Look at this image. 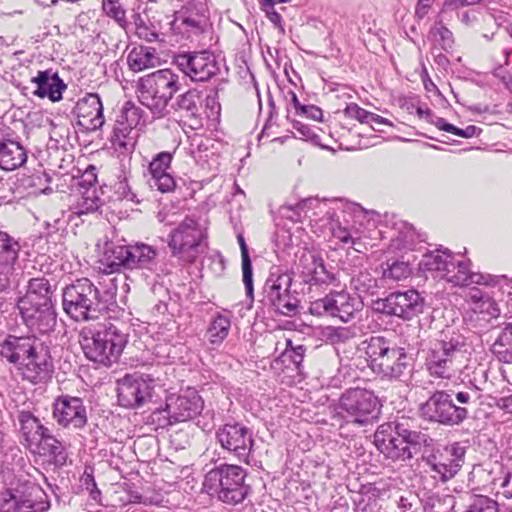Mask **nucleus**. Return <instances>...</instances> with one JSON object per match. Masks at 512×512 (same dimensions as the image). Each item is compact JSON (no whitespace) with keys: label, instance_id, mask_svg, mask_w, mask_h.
I'll return each instance as SVG.
<instances>
[{"label":"nucleus","instance_id":"obj_10","mask_svg":"<svg viewBox=\"0 0 512 512\" xmlns=\"http://www.w3.org/2000/svg\"><path fill=\"white\" fill-rule=\"evenodd\" d=\"M158 250L146 243L133 245L107 244L102 264L104 271L113 276L121 269H142L155 273L158 269Z\"/></svg>","mask_w":512,"mask_h":512},{"label":"nucleus","instance_id":"obj_26","mask_svg":"<svg viewBox=\"0 0 512 512\" xmlns=\"http://www.w3.org/2000/svg\"><path fill=\"white\" fill-rule=\"evenodd\" d=\"M401 347L390 340L373 336L361 342L359 350L365 353L367 365L377 375L383 368H387L388 362L396 355Z\"/></svg>","mask_w":512,"mask_h":512},{"label":"nucleus","instance_id":"obj_57","mask_svg":"<svg viewBox=\"0 0 512 512\" xmlns=\"http://www.w3.org/2000/svg\"><path fill=\"white\" fill-rule=\"evenodd\" d=\"M347 117L358 120L360 123L365 124L371 117V112L363 109L355 103L348 104L344 110Z\"/></svg>","mask_w":512,"mask_h":512},{"label":"nucleus","instance_id":"obj_48","mask_svg":"<svg viewBox=\"0 0 512 512\" xmlns=\"http://www.w3.org/2000/svg\"><path fill=\"white\" fill-rule=\"evenodd\" d=\"M136 35L139 39L144 40L148 43L160 41V33L156 27L151 23H147L140 16L135 20Z\"/></svg>","mask_w":512,"mask_h":512},{"label":"nucleus","instance_id":"obj_22","mask_svg":"<svg viewBox=\"0 0 512 512\" xmlns=\"http://www.w3.org/2000/svg\"><path fill=\"white\" fill-rule=\"evenodd\" d=\"M52 418L64 429H82L88 421L87 407L80 397L61 395L54 400Z\"/></svg>","mask_w":512,"mask_h":512},{"label":"nucleus","instance_id":"obj_30","mask_svg":"<svg viewBox=\"0 0 512 512\" xmlns=\"http://www.w3.org/2000/svg\"><path fill=\"white\" fill-rule=\"evenodd\" d=\"M20 432L29 448L39 446L44 436L50 429L44 426L41 421L29 410H20L17 415Z\"/></svg>","mask_w":512,"mask_h":512},{"label":"nucleus","instance_id":"obj_27","mask_svg":"<svg viewBox=\"0 0 512 512\" xmlns=\"http://www.w3.org/2000/svg\"><path fill=\"white\" fill-rule=\"evenodd\" d=\"M78 126L88 131H95L105 123L103 105L96 93H88L79 99L73 109Z\"/></svg>","mask_w":512,"mask_h":512},{"label":"nucleus","instance_id":"obj_37","mask_svg":"<svg viewBox=\"0 0 512 512\" xmlns=\"http://www.w3.org/2000/svg\"><path fill=\"white\" fill-rule=\"evenodd\" d=\"M426 464L430 468L432 477L441 482H447L452 479L460 470L458 463H453L443 455H431L426 459Z\"/></svg>","mask_w":512,"mask_h":512},{"label":"nucleus","instance_id":"obj_41","mask_svg":"<svg viewBox=\"0 0 512 512\" xmlns=\"http://www.w3.org/2000/svg\"><path fill=\"white\" fill-rule=\"evenodd\" d=\"M45 455H48L56 466H63L67 461V453L63 444L51 433H47L39 446Z\"/></svg>","mask_w":512,"mask_h":512},{"label":"nucleus","instance_id":"obj_64","mask_svg":"<svg viewBox=\"0 0 512 512\" xmlns=\"http://www.w3.org/2000/svg\"><path fill=\"white\" fill-rule=\"evenodd\" d=\"M352 337V332L346 327L333 328L329 333V339L333 342H344Z\"/></svg>","mask_w":512,"mask_h":512},{"label":"nucleus","instance_id":"obj_8","mask_svg":"<svg viewBox=\"0 0 512 512\" xmlns=\"http://www.w3.org/2000/svg\"><path fill=\"white\" fill-rule=\"evenodd\" d=\"M247 472L233 464H221L209 470L202 483V490L227 505L242 503L250 493L245 483Z\"/></svg>","mask_w":512,"mask_h":512},{"label":"nucleus","instance_id":"obj_33","mask_svg":"<svg viewBox=\"0 0 512 512\" xmlns=\"http://www.w3.org/2000/svg\"><path fill=\"white\" fill-rule=\"evenodd\" d=\"M413 370V358L401 347L394 357L388 362L387 368L379 372L383 378L405 381Z\"/></svg>","mask_w":512,"mask_h":512},{"label":"nucleus","instance_id":"obj_53","mask_svg":"<svg viewBox=\"0 0 512 512\" xmlns=\"http://www.w3.org/2000/svg\"><path fill=\"white\" fill-rule=\"evenodd\" d=\"M353 281L355 283V288L360 293L374 295L377 291V280L371 277L369 273H361L357 278L353 279Z\"/></svg>","mask_w":512,"mask_h":512},{"label":"nucleus","instance_id":"obj_44","mask_svg":"<svg viewBox=\"0 0 512 512\" xmlns=\"http://www.w3.org/2000/svg\"><path fill=\"white\" fill-rule=\"evenodd\" d=\"M430 36L435 45L439 46L443 51L450 52L454 46L453 33L442 23L437 21L430 29Z\"/></svg>","mask_w":512,"mask_h":512},{"label":"nucleus","instance_id":"obj_9","mask_svg":"<svg viewBox=\"0 0 512 512\" xmlns=\"http://www.w3.org/2000/svg\"><path fill=\"white\" fill-rule=\"evenodd\" d=\"M181 83L177 73L171 69H160L141 77L136 86L139 102L147 107L154 117L165 115L166 108L180 90Z\"/></svg>","mask_w":512,"mask_h":512},{"label":"nucleus","instance_id":"obj_36","mask_svg":"<svg viewBox=\"0 0 512 512\" xmlns=\"http://www.w3.org/2000/svg\"><path fill=\"white\" fill-rule=\"evenodd\" d=\"M498 328L500 331L493 344V351L500 362L512 364V321H504Z\"/></svg>","mask_w":512,"mask_h":512},{"label":"nucleus","instance_id":"obj_42","mask_svg":"<svg viewBox=\"0 0 512 512\" xmlns=\"http://www.w3.org/2000/svg\"><path fill=\"white\" fill-rule=\"evenodd\" d=\"M237 241L241 250L243 283L245 286L246 296L252 299L254 291L253 269L252 262L248 252V246L246 244L244 236L241 233L237 235Z\"/></svg>","mask_w":512,"mask_h":512},{"label":"nucleus","instance_id":"obj_17","mask_svg":"<svg viewBox=\"0 0 512 512\" xmlns=\"http://www.w3.org/2000/svg\"><path fill=\"white\" fill-rule=\"evenodd\" d=\"M293 278L289 273H271L263 291L273 309L284 316H294L299 311V293L292 290Z\"/></svg>","mask_w":512,"mask_h":512},{"label":"nucleus","instance_id":"obj_45","mask_svg":"<svg viewBox=\"0 0 512 512\" xmlns=\"http://www.w3.org/2000/svg\"><path fill=\"white\" fill-rule=\"evenodd\" d=\"M188 154L193 158L194 162L202 167L208 163L209 160V148L202 136L196 135L190 141L188 147Z\"/></svg>","mask_w":512,"mask_h":512},{"label":"nucleus","instance_id":"obj_24","mask_svg":"<svg viewBox=\"0 0 512 512\" xmlns=\"http://www.w3.org/2000/svg\"><path fill=\"white\" fill-rule=\"evenodd\" d=\"M296 268L303 282L309 285L327 286L336 280L334 273L327 269L321 253L316 250H304Z\"/></svg>","mask_w":512,"mask_h":512},{"label":"nucleus","instance_id":"obj_2","mask_svg":"<svg viewBox=\"0 0 512 512\" xmlns=\"http://www.w3.org/2000/svg\"><path fill=\"white\" fill-rule=\"evenodd\" d=\"M118 277L107 272L95 284L88 278H79L62 290V307L76 322L96 320L116 302Z\"/></svg>","mask_w":512,"mask_h":512},{"label":"nucleus","instance_id":"obj_62","mask_svg":"<svg viewBox=\"0 0 512 512\" xmlns=\"http://www.w3.org/2000/svg\"><path fill=\"white\" fill-rule=\"evenodd\" d=\"M465 453L466 450L463 446H461L459 443H454L449 450V456L445 457L451 460L453 463H458V468L461 469L465 461Z\"/></svg>","mask_w":512,"mask_h":512},{"label":"nucleus","instance_id":"obj_23","mask_svg":"<svg viewBox=\"0 0 512 512\" xmlns=\"http://www.w3.org/2000/svg\"><path fill=\"white\" fill-rule=\"evenodd\" d=\"M216 438L223 449L247 461L254 443L250 429L239 423L225 424L217 430Z\"/></svg>","mask_w":512,"mask_h":512},{"label":"nucleus","instance_id":"obj_25","mask_svg":"<svg viewBox=\"0 0 512 512\" xmlns=\"http://www.w3.org/2000/svg\"><path fill=\"white\" fill-rule=\"evenodd\" d=\"M18 309L25 326L31 335H46L54 331L57 322V314L54 305L18 304Z\"/></svg>","mask_w":512,"mask_h":512},{"label":"nucleus","instance_id":"obj_7","mask_svg":"<svg viewBox=\"0 0 512 512\" xmlns=\"http://www.w3.org/2000/svg\"><path fill=\"white\" fill-rule=\"evenodd\" d=\"M474 403L467 391L436 390L420 405V416L431 423L459 426L468 418V408Z\"/></svg>","mask_w":512,"mask_h":512},{"label":"nucleus","instance_id":"obj_43","mask_svg":"<svg viewBox=\"0 0 512 512\" xmlns=\"http://www.w3.org/2000/svg\"><path fill=\"white\" fill-rule=\"evenodd\" d=\"M456 504L452 495L433 493L424 503V512H452Z\"/></svg>","mask_w":512,"mask_h":512},{"label":"nucleus","instance_id":"obj_1","mask_svg":"<svg viewBox=\"0 0 512 512\" xmlns=\"http://www.w3.org/2000/svg\"><path fill=\"white\" fill-rule=\"evenodd\" d=\"M283 215L297 222L302 215L308 218L315 233L330 234L344 245H350L360 251L364 222L368 220V211L355 202L344 199L319 200L309 198L294 208L283 207Z\"/></svg>","mask_w":512,"mask_h":512},{"label":"nucleus","instance_id":"obj_38","mask_svg":"<svg viewBox=\"0 0 512 512\" xmlns=\"http://www.w3.org/2000/svg\"><path fill=\"white\" fill-rule=\"evenodd\" d=\"M156 60V50L145 46L134 47L127 57L128 66L134 72L153 67Z\"/></svg>","mask_w":512,"mask_h":512},{"label":"nucleus","instance_id":"obj_49","mask_svg":"<svg viewBox=\"0 0 512 512\" xmlns=\"http://www.w3.org/2000/svg\"><path fill=\"white\" fill-rule=\"evenodd\" d=\"M305 347L303 345H298L296 347L292 346V341L290 339L286 340V348L281 355L282 361L290 360L297 370H300L301 364L304 359Z\"/></svg>","mask_w":512,"mask_h":512},{"label":"nucleus","instance_id":"obj_18","mask_svg":"<svg viewBox=\"0 0 512 512\" xmlns=\"http://www.w3.org/2000/svg\"><path fill=\"white\" fill-rule=\"evenodd\" d=\"M144 123L143 110L126 103L113 128L111 143L114 150L121 154L131 153L139 136V127Z\"/></svg>","mask_w":512,"mask_h":512},{"label":"nucleus","instance_id":"obj_3","mask_svg":"<svg viewBox=\"0 0 512 512\" xmlns=\"http://www.w3.org/2000/svg\"><path fill=\"white\" fill-rule=\"evenodd\" d=\"M0 357L34 385L46 383L54 372L50 348L36 335L8 334L0 343Z\"/></svg>","mask_w":512,"mask_h":512},{"label":"nucleus","instance_id":"obj_31","mask_svg":"<svg viewBox=\"0 0 512 512\" xmlns=\"http://www.w3.org/2000/svg\"><path fill=\"white\" fill-rule=\"evenodd\" d=\"M54 290L50 281L45 277H34L29 279L27 290L23 297L18 301V304H38L54 305L52 301Z\"/></svg>","mask_w":512,"mask_h":512},{"label":"nucleus","instance_id":"obj_5","mask_svg":"<svg viewBox=\"0 0 512 512\" xmlns=\"http://www.w3.org/2000/svg\"><path fill=\"white\" fill-rule=\"evenodd\" d=\"M429 437L410 429L407 421L384 423L374 433V444L385 458L394 462H407L417 455Z\"/></svg>","mask_w":512,"mask_h":512},{"label":"nucleus","instance_id":"obj_15","mask_svg":"<svg viewBox=\"0 0 512 512\" xmlns=\"http://www.w3.org/2000/svg\"><path fill=\"white\" fill-rule=\"evenodd\" d=\"M204 401L198 392L188 388L181 394H171L166 397L165 406L158 408L153 416L158 421L164 420L162 426L173 425L194 419L202 412Z\"/></svg>","mask_w":512,"mask_h":512},{"label":"nucleus","instance_id":"obj_16","mask_svg":"<svg viewBox=\"0 0 512 512\" xmlns=\"http://www.w3.org/2000/svg\"><path fill=\"white\" fill-rule=\"evenodd\" d=\"M362 307L360 296L341 290L331 291L323 298L312 301L309 312L317 317L330 316L347 323L356 317Z\"/></svg>","mask_w":512,"mask_h":512},{"label":"nucleus","instance_id":"obj_50","mask_svg":"<svg viewBox=\"0 0 512 512\" xmlns=\"http://www.w3.org/2000/svg\"><path fill=\"white\" fill-rule=\"evenodd\" d=\"M102 8L107 16L113 18L121 27L126 24L125 10L118 0H102Z\"/></svg>","mask_w":512,"mask_h":512},{"label":"nucleus","instance_id":"obj_55","mask_svg":"<svg viewBox=\"0 0 512 512\" xmlns=\"http://www.w3.org/2000/svg\"><path fill=\"white\" fill-rule=\"evenodd\" d=\"M16 268L0 265V295H7L12 290Z\"/></svg>","mask_w":512,"mask_h":512},{"label":"nucleus","instance_id":"obj_60","mask_svg":"<svg viewBox=\"0 0 512 512\" xmlns=\"http://www.w3.org/2000/svg\"><path fill=\"white\" fill-rule=\"evenodd\" d=\"M293 128L302 139L318 143L319 136L315 133V130L311 126L300 121H295L293 123Z\"/></svg>","mask_w":512,"mask_h":512},{"label":"nucleus","instance_id":"obj_11","mask_svg":"<svg viewBox=\"0 0 512 512\" xmlns=\"http://www.w3.org/2000/svg\"><path fill=\"white\" fill-rule=\"evenodd\" d=\"M168 247L181 265L195 262L207 248V227L196 216H185L168 235Z\"/></svg>","mask_w":512,"mask_h":512},{"label":"nucleus","instance_id":"obj_19","mask_svg":"<svg viewBox=\"0 0 512 512\" xmlns=\"http://www.w3.org/2000/svg\"><path fill=\"white\" fill-rule=\"evenodd\" d=\"M173 61L192 81H207L220 71L216 56L209 50L177 53Z\"/></svg>","mask_w":512,"mask_h":512},{"label":"nucleus","instance_id":"obj_21","mask_svg":"<svg viewBox=\"0 0 512 512\" xmlns=\"http://www.w3.org/2000/svg\"><path fill=\"white\" fill-rule=\"evenodd\" d=\"M154 387L149 375H126L118 382V402L126 408L140 407L151 400Z\"/></svg>","mask_w":512,"mask_h":512},{"label":"nucleus","instance_id":"obj_34","mask_svg":"<svg viewBox=\"0 0 512 512\" xmlns=\"http://www.w3.org/2000/svg\"><path fill=\"white\" fill-rule=\"evenodd\" d=\"M26 161V150L19 142L8 138L0 146V168L2 170H15L25 164Z\"/></svg>","mask_w":512,"mask_h":512},{"label":"nucleus","instance_id":"obj_52","mask_svg":"<svg viewBox=\"0 0 512 512\" xmlns=\"http://www.w3.org/2000/svg\"><path fill=\"white\" fill-rule=\"evenodd\" d=\"M93 473H94L93 468L86 467L81 478H80V481H81L82 486H84L86 488V490L89 491L90 497L94 501L99 502L101 492L97 487Z\"/></svg>","mask_w":512,"mask_h":512},{"label":"nucleus","instance_id":"obj_46","mask_svg":"<svg viewBox=\"0 0 512 512\" xmlns=\"http://www.w3.org/2000/svg\"><path fill=\"white\" fill-rule=\"evenodd\" d=\"M411 274V268L408 262L403 260L387 261L386 267L383 268L384 279L400 281L408 278Z\"/></svg>","mask_w":512,"mask_h":512},{"label":"nucleus","instance_id":"obj_4","mask_svg":"<svg viewBox=\"0 0 512 512\" xmlns=\"http://www.w3.org/2000/svg\"><path fill=\"white\" fill-rule=\"evenodd\" d=\"M419 270L426 277L444 280L454 286H468L471 284L496 286L506 276H493L471 272L470 260L454 254L448 248L440 246L434 250H428L423 254L419 262Z\"/></svg>","mask_w":512,"mask_h":512},{"label":"nucleus","instance_id":"obj_63","mask_svg":"<svg viewBox=\"0 0 512 512\" xmlns=\"http://www.w3.org/2000/svg\"><path fill=\"white\" fill-rule=\"evenodd\" d=\"M488 380V370L480 365L473 371V379L471 380L474 388L476 390H483L484 388L481 386L486 384Z\"/></svg>","mask_w":512,"mask_h":512},{"label":"nucleus","instance_id":"obj_58","mask_svg":"<svg viewBox=\"0 0 512 512\" xmlns=\"http://www.w3.org/2000/svg\"><path fill=\"white\" fill-rule=\"evenodd\" d=\"M498 483V494H501L507 499H512V470L505 473L503 477L495 480Z\"/></svg>","mask_w":512,"mask_h":512},{"label":"nucleus","instance_id":"obj_40","mask_svg":"<svg viewBox=\"0 0 512 512\" xmlns=\"http://www.w3.org/2000/svg\"><path fill=\"white\" fill-rule=\"evenodd\" d=\"M199 100L200 96L197 90H188L176 98L175 102L172 104V108L175 112H179L181 117L197 121Z\"/></svg>","mask_w":512,"mask_h":512},{"label":"nucleus","instance_id":"obj_39","mask_svg":"<svg viewBox=\"0 0 512 512\" xmlns=\"http://www.w3.org/2000/svg\"><path fill=\"white\" fill-rule=\"evenodd\" d=\"M231 327V313L225 311L217 313L207 329L209 342L213 345H220L228 336Z\"/></svg>","mask_w":512,"mask_h":512},{"label":"nucleus","instance_id":"obj_51","mask_svg":"<svg viewBox=\"0 0 512 512\" xmlns=\"http://www.w3.org/2000/svg\"><path fill=\"white\" fill-rule=\"evenodd\" d=\"M180 210L174 205H164L157 213V219L164 225H175V227L183 220Z\"/></svg>","mask_w":512,"mask_h":512},{"label":"nucleus","instance_id":"obj_32","mask_svg":"<svg viewBox=\"0 0 512 512\" xmlns=\"http://www.w3.org/2000/svg\"><path fill=\"white\" fill-rule=\"evenodd\" d=\"M0 504L1 512H38L48 509V503L39 502L14 493L12 490H6L2 494Z\"/></svg>","mask_w":512,"mask_h":512},{"label":"nucleus","instance_id":"obj_12","mask_svg":"<svg viewBox=\"0 0 512 512\" xmlns=\"http://www.w3.org/2000/svg\"><path fill=\"white\" fill-rule=\"evenodd\" d=\"M464 337L459 333H443L441 339L431 343L425 357V368L437 379H451L457 371L458 359L462 356Z\"/></svg>","mask_w":512,"mask_h":512},{"label":"nucleus","instance_id":"obj_14","mask_svg":"<svg viewBox=\"0 0 512 512\" xmlns=\"http://www.w3.org/2000/svg\"><path fill=\"white\" fill-rule=\"evenodd\" d=\"M378 396L365 388H350L340 397L337 414L346 422L365 426L376 420L381 412Z\"/></svg>","mask_w":512,"mask_h":512},{"label":"nucleus","instance_id":"obj_6","mask_svg":"<svg viewBox=\"0 0 512 512\" xmlns=\"http://www.w3.org/2000/svg\"><path fill=\"white\" fill-rule=\"evenodd\" d=\"M128 342V335L112 323L97 329L85 327L80 331L79 343L87 359L104 366L117 362Z\"/></svg>","mask_w":512,"mask_h":512},{"label":"nucleus","instance_id":"obj_35","mask_svg":"<svg viewBox=\"0 0 512 512\" xmlns=\"http://www.w3.org/2000/svg\"><path fill=\"white\" fill-rule=\"evenodd\" d=\"M102 188H86L82 191V197L79 202L73 207L72 215L79 218L87 216L88 214L95 213L105 203Z\"/></svg>","mask_w":512,"mask_h":512},{"label":"nucleus","instance_id":"obj_47","mask_svg":"<svg viewBox=\"0 0 512 512\" xmlns=\"http://www.w3.org/2000/svg\"><path fill=\"white\" fill-rule=\"evenodd\" d=\"M464 512H498V503L488 496L474 495Z\"/></svg>","mask_w":512,"mask_h":512},{"label":"nucleus","instance_id":"obj_29","mask_svg":"<svg viewBox=\"0 0 512 512\" xmlns=\"http://www.w3.org/2000/svg\"><path fill=\"white\" fill-rule=\"evenodd\" d=\"M31 83L35 85V89L31 92L32 95L39 98H48L52 102L60 101L63 97V92L67 88V85L59 77L58 73L52 69L38 71L31 78Z\"/></svg>","mask_w":512,"mask_h":512},{"label":"nucleus","instance_id":"obj_59","mask_svg":"<svg viewBox=\"0 0 512 512\" xmlns=\"http://www.w3.org/2000/svg\"><path fill=\"white\" fill-rule=\"evenodd\" d=\"M472 309L475 312L486 313L492 317H497L499 315L497 303L489 295H486L477 308L473 307Z\"/></svg>","mask_w":512,"mask_h":512},{"label":"nucleus","instance_id":"obj_20","mask_svg":"<svg viewBox=\"0 0 512 512\" xmlns=\"http://www.w3.org/2000/svg\"><path fill=\"white\" fill-rule=\"evenodd\" d=\"M377 310L403 320H411L423 312L424 298L415 289L395 291L377 302Z\"/></svg>","mask_w":512,"mask_h":512},{"label":"nucleus","instance_id":"obj_56","mask_svg":"<svg viewBox=\"0 0 512 512\" xmlns=\"http://www.w3.org/2000/svg\"><path fill=\"white\" fill-rule=\"evenodd\" d=\"M114 193L118 200H127L133 202L136 195L131 191L126 177L119 179L114 184Z\"/></svg>","mask_w":512,"mask_h":512},{"label":"nucleus","instance_id":"obj_13","mask_svg":"<svg viewBox=\"0 0 512 512\" xmlns=\"http://www.w3.org/2000/svg\"><path fill=\"white\" fill-rule=\"evenodd\" d=\"M169 25L178 40L205 45V40L210 38V17L207 6L202 1L188 2L174 13Z\"/></svg>","mask_w":512,"mask_h":512},{"label":"nucleus","instance_id":"obj_61","mask_svg":"<svg viewBox=\"0 0 512 512\" xmlns=\"http://www.w3.org/2000/svg\"><path fill=\"white\" fill-rule=\"evenodd\" d=\"M97 182L96 167L89 166L81 176L79 186L86 190V188H97L95 186Z\"/></svg>","mask_w":512,"mask_h":512},{"label":"nucleus","instance_id":"obj_28","mask_svg":"<svg viewBox=\"0 0 512 512\" xmlns=\"http://www.w3.org/2000/svg\"><path fill=\"white\" fill-rule=\"evenodd\" d=\"M174 152H160L156 154L148 166V184L151 188L168 193L174 190L176 182L168 171L171 166Z\"/></svg>","mask_w":512,"mask_h":512},{"label":"nucleus","instance_id":"obj_54","mask_svg":"<svg viewBox=\"0 0 512 512\" xmlns=\"http://www.w3.org/2000/svg\"><path fill=\"white\" fill-rule=\"evenodd\" d=\"M20 243L6 232L0 231V254H19Z\"/></svg>","mask_w":512,"mask_h":512}]
</instances>
